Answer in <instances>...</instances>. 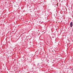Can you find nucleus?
Segmentation results:
<instances>
[{
  "mask_svg": "<svg viewBox=\"0 0 73 73\" xmlns=\"http://www.w3.org/2000/svg\"><path fill=\"white\" fill-rule=\"evenodd\" d=\"M70 27H71V28H72V26L73 25V23H72V22H71L70 23Z\"/></svg>",
  "mask_w": 73,
  "mask_h": 73,
  "instance_id": "nucleus-1",
  "label": "nucleus"
},
{
  "mask_svg": "<svg viewBox=\"0 0 73 73\" xmlns=\"http://www.w3.org/2000/svg\"><path fill=\"white\" fill-rule=\"evenodd\" d=\"M53 1L54 0H53Z\"/></svg>",
  "mask_w": 73,
  "mask_h": 73,
  "instance_id": "nucleus-2",
  "label": "nucleus"
}]
</instances>
